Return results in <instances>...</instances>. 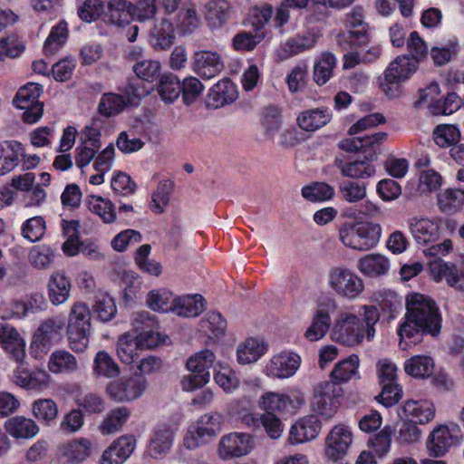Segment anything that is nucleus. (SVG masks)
<instances>
[{"label": "nucleus", "instance_id": "nucleus-1", "mask_svg": "<svg viewBox=\"0 0 464 464\" xmlns=\"http://www.w3.org/2000/svg\"><path fill=\"white\" fill-rule=\"evenodd\" d=\"M343 24L347 31L336 35L337 45L347 51L343 57V70L376 62L382 55V49L379 45H369L372 37L369 24L364 21L363 8L356 5L346 13Z\"/></svg>", "mask_w": 464, "mask_h": 464}, {"label": "nucleus", "instance_id": "nucleus-2", "mask_svg": "<svg viewBox=\"0 0 464 464\" xmlns=\"http://www.w3.org/2000/svg\"><path fill=\"white\" fill-rule=\"evenodd\" d=\"M407 313L405 322L398 329L401 336L400 346L406 349L408 343L404 338L411 339L420 333L433 336L439 334L441 327V315L436 303L424 295L414 293L407 296Z\"/></svg>", "mask_w": 464, "mask_h": 464}, {"label": "nucleus", "instance_id": "nucleus-3", "mask_svg": "<svg viewBox=\"0 0 464 464\" xmlns=\"http://www.w3.org/2000/svg\"><path fill=\"white\" fill-rule=\"evenodd\" d=\"M363 323L362 324L357 315L351 313H343L332 331V339L339 343L354 346L360 344L364 337L372 341L375 335V324L380 319V313L376 306L363 305Z\"/></svg>", "mask_w": 464, "mask_h": 464}, {"label": "nucleus", "instance_id": "nucleus-4", "mask_svg": "<svg viewBox=\"0 0 464 464\" xmlns=\"http://www.w3.org/2000/svg\"><path fill=\"white\" fill-rule=\"evenodd\" d=\"M382 228L372 222H345L339 228V239L347 247L367 251L374 247L381 237Z\"/></svg>", "mask_w": 464, "mask_h": 464}, {"label": "nucleus", "instance_id": "nucleus-5", "mask_svg": "<svg viewBox=\"0 0 464 464\" xmlns=\"http://www.w3.org/2000/svg\"><path fill=\"white\" fill-rule=\"evenodd\" d=\"M305 399L302 392L280 393L266 392L258 399V408L263 412L278 416L295 415L304 405Z\"/></svg>", "mask_w": 464, "mask_h": 464}, {"label": "nucleus", "instance_id": "nucleus-6", "mask_svg": "<svg viewBox=\"0 0 464 464\" xmlns=\"http://www.w3.org/2000/svg\"><path fill=\"white\" fill-rule=\"evenodd\" d=\"M343 390L335 382L324 381L314 388L311 407L315 415L321 416L324 420H330L339 409L338 399Z\"/></svg>", "mask_w": 464, "mask_h": 464}, {"label": "nucleus", "instance_id": "nucleus-7", "mask_svg": "<svg viewBox=\"0 0 464 464\" xmlns=\"http://www.w3.org/2000/svg\"><path fill=\"white\" fill-rule=\"evenodd\" d=\"M223 424V416L218 412L204 414L191 427L184 438V445L192 450L201 444L207 443L220 432Z\"/></svg>", "mask_w": 464, "mask_h": 464}, {"label": "nucleus", "instance_id": "nucleus-8", "mask_svg": "<svg viewBox=\"0 0 464 464\" xmlns=\"http://www.w3.org/2000/svg\"><path fill=\"white\" fill-rule=\"evenodd\" d=\"M328 284L338 295L351 300L358 297L364 288L362 280L355 273L342 266L330 270Z\"/></svg>", "mask_w": 464, "mask_h": 464}, {"label": "nucleus", "instance_id": "nucleus-9", "mask_svg": "<svg viewBox=\"0 0 464 464\" xmlns=\"http://www.w3.org/2000/svg\"><path fill=\"white\" fill-rule=\"evenodd\" d=\"M353 443V433L350 428L343 424L334 426L324 439V457L336 462L342 459Z\"/></svg>", "mask_w": 464, "mask_h": 464}, {"label": "nucleus", "instance_id": "nucleus-10", "mask_svg": "<svg viewBox=\"0 0 464 464\" xmlns=\"http://www.w3.org/2000/svg\"><path fill=\"white\" fill-rule=\"evenodd\" d=\"M147 382L141 375L111 382L106 388L108 395L115 401H130L139 398L146 390Z\"/></svg>", "mask_w": 464, "mask_h": 464}, {"label": "nucleus", "instance_id": "nucleus-11", "mask_svg": "<svg viewBox=\"0 0 464 464\" xmlns=\"http://www.w3.org/2000/svg\"><path fill=\"white\" fill-rule=\"evenodd\" d=\"M321 430L322 422L317 415H305L290 427L287 441L290 445H298L314 440Z\"/></svg>", "mask_w": 464, "mask_h": 464}, {"label": "nucleus", "instance_id": "nucleus-12", "mask_svg": "<svg viewBox=\"0 0 464 464\" xmlns=\"http://www.w3.org/2000/svg\"><path fill=\"white\" fill-rule=\"evenodd\" d=\"M430 271L436 282L444 280L450 287L464 293V257L459 264L435 262L430 265Z\"/></svg>", "mask_w": 464, "mask_h": 464}, {"label": "nucleus", "instance_id": "nucleus-13", "mask_svg": "<svg viewBox=\"0 0 464 464\" xmlns=\"http://www.w3.org/2000/svg\"><path fill=\"white\" fill-rule=\"evenodd\" d=\"M253 449V437L243 432H232L221 438L218 443V455L223 459L239 458Z\"/></svg>", "mask_w": 464, "mask_h": 464}, {"label": "nucleus", "instance_id": "nucleus-14", "mask_svg": "<svg viewBox=\"0 0 464 464\" xmlns=\"http://www.w3.org/2000/svg\"><path fill=\"white\" fill-rule=\"evenodd\" d=\"M148 42L157 51L169 49L175 42V27L165 16L154 19L148 31Z\"/></svg>", "mask_w": 464, "mask_h": 464}, {"label": "nucleus", "instance_id": "nucleus-15", "mask_svg": "<svg viewBox=\"0 0 464 464\" xmlns=\"http://www.w3.org/2000/svg\"><path fill=\"white\" fill-rule=\"evenodd\" d=\"M331 306H334V303L322 302L316 305L312 314L310 325L304 334L306 340L316 342L326 335L332 324Z\"/></svg>", "mask_w": 464, "mask_h": 464}, {"label": "nucleus", "instance_id": "nucleus-16", "mask_svg": "<svg viewBox=\"0 0 464 464\" xmlns=\"http://www.w3.org/2000/svg\"><path fill=\"white\" fill-rule=\"evenodd\" d=\"M459 442L458 437L447 425L437 426L428 436L426 450L429 456L440 458Z\"/></svg>", "mask_w": 464, "mask_h": 464}, {"label": "nucleus", "instance_id": "nucleus-17", "mask_svg": "<svg viewBox=\"0 0 464 464\" xmlns=\"http://www.w3.org/2000/svg\"><path fill=\"white\" fill-rule=\"evenodd\" d=\"M192 69L200 77L211 79L224 69V62L217 52L199 50L193 54Z\"/></svg>", "mask_w": 464, "mask_h": 464}, {"label": "nucleus", "instance_id": "nucleus-18", "mask_svg": "<svg viewBox=\"0 0 464 464\" xmlns=\"http://www.w3.org/2000/svg\"><path fill=\"white\" fill-rule=\"evenodd\" d=\"M135 448V437L133 435H122L102 452L99 464H123L133 453Z\"/></svg>", "mask_w": 464, "mask_h": 464}, {"label": "nucleus", "instance_id": "nucleus-19", "mask_svg": "<svg viewBox=\"0 0 464 464\" xmlns=\"http://www.w3.org/2000/svg\"><path fill=\"white\" fill-rule=\"evenodd\" d=\"M300 362L301 358L298 354L283 352L270 359L265 367V372L274 378H288L295 374Z\"/></svg>", "mask_w": 464, "mask_h": 464}, {"label": "nucleus", "instance_id": "nucleus-20", "mask_svg": "<svg viewBox=\"0 0 464 464\" xmlns=\"http://www.w3.org/2000/svg\"><path fill=\"white\" fill-rule=\"evenodd\" d=\"M318 35L314 33L296 34L282 43L276 50V57L280 61L287 60L293 56L312 50L317 44Z\"/></svg>", "mask_w": 464, "mask_h": 464}, {"label": "nucleus", "instance_id": "nucleus-21", "mask_svg": "<svg viewBox=\"0 0 464 464\" xmlns=\"http://www.w3.org/2000/svg\"><path fill=\"white\" fill-rule=\"evenodd\" d=\"M411 234L419 245L434 243L440 237L439 224L427 218L413 217L408 220Z\"/></svg>", "mask_w": 464, "mask_h": 464}, {"label": "nucleus", "instance_id": "nucleus-22", "mask_svg": "<svg viewBox=\"0 0 464 464\" xmlns=\"http://www.w3.org/2000/svg\"><path fill=\"white\" fill-rule=\"evenodd\" d=\"M373 156L363 159L346 161L341 158H335L334 166L340 170L343 177L350 179H368L375 174V167L372 164Z\"/></svg>", "mask_w": 464, "mask_h": 464}, {"label": "nucleus", "instance_id": "nucleus-23", "mask_svg": "<svg viewBox=\"0 0 464 464\" xmlns=\"http://www.w3.org/2000/svg\"><path fill=\"white\" fill-rule=\"evenodd\" d=\"M64 321L60 316L47 318L41 323L34 335V343L44 349H49L61 339Z\"/></svg>", "mask_w": 464, "mask_h": 464}, {"label": "nucleus", "instance_id": "nucleus-24", "mask_svg": "<svg viewBox=\"0 0 464 464\" xmlns=\"http://www.w3.org/2000/svg\"><path fill=\"white\" fill-rule=\"evenodd\" d=\"M50 381L49 373L44 370L29 371L19 366L13 372V382L28 391H42L48 387Z\"/></svg>", "mask_w": 464, "mask_h": 464}, {"label": "nucleus", "instance_id": "nucleus-25", "mask_svg": "<svg viewBox=\"0 0 464 464\" xmlns=\"http://www.w3.org/2000/svg\"><path fill=\"white\" fill-rule=\"evenodd\" d=\"M233 5L227 0H209L204 5V17L212 29L221 28L232 16Z\"/></svg>", "mask_w": 464, "mask_h": 464}, {"label": "nucleus", "instance_id": "nucleus-26", "mask_svg": "<svg viewBox=\"0 0 464 464\" xmlns=\"http://www.w3.org/2000/svg\"><path fill=\"white\" fill-rule=\"evenodd\" d=\"M92 443L87 438H77L60 446L61 455L70 464H81L92 454Z\"/></svg>", "mask_w": 464, "mask_h": 464}, {"label": "nucleus", "instance_id": "nucleus-27", "mask_svg": "<svg viewBox=\"0 0 464 464\" xmlns=\"http://www.w3.org/2000/svg\"><path fill=\"white\" fill-rule=\"evenodd\" d=\"M0 343L16 362H21L24 358V342L14 327L0 324Z\"/></svg>", "mask_w": 464, "mask_h": 464}, {"label": "nucleus", "instance_id": "nucleus-28", "mask_svg": "<svg viewBox=\"0 0 464 464\" xmlns=\"http://www.w3.org/2000/svg\"><path fill=\"white\" fill-rule=\"evenodd\" d=\"M402 410L409 420L416 424L429 423L434 419L436 411L433 403L427 400H409Z\"/></svg>", "mask_w": 464, "mask_h": 464}, {"label": "nucleus", "instance_id": "nucleus-29", "mask_svg": "<svg viewBox=\"0 0 464 464\" xmlns=\"http://www.w3.org/2000/svg\"><path fill=\"white\" fill-rule=\"evenodd\" d=\"M417 70V63L408 55L398 56L384 72L388 83H398L408 79Z\"/></svg>", "mask_w": 464, "mask_h": 464}, {"label": "nucleus", "instance_id": "nucleus-30", "mask_svg": "<svg viewBox=\"0 0 464 464\" xmlns=\"http://www.w3.org/2000/svg\"><path fill=\"white\" fill-rule=\"evenodd\" d=\"M47 368L54 374H70L78 371L79 364L73 354L66 350L58 349L49 356Z\"/></svg>", "mask_w": 464, "mask_h": 464}, {"label": "nucleus", "instance_id": "nucleus-31", "mask_svg": "<svg viewBox=\"0 0 464 464\" xmlns=\"http://www.w3.org/2000/svg\"><path fill=\"white\" fill-rule=\"evenodd\" d=\"M204 308L205 299L200 295L179 296L172 302V312L179 316L196 317Z\"/></svg>", "mask_w": 464, "mask_h": 464}, {"label": "nucleus", "instance_id": "nucleus-32", "mask_svg": "<svg viewBox=\"0 0 464 464\" xmlns=\"http://www.w3.org/2000/svg\"><path fill=\"white\" fill-rule=\"evenodd\" d=\"M71 282L63 273H53L48 282V296L51 303L59 305L65 303L71 292Z\"/></svg>", "mask_w": 464, "mask_h": 464}, {"label": "nucleus", "instance_id": "nucleus-33", "mask_svg": "<svg viewBox=\"0 0 464 464\" xmlns=\"http://www.w3.org/2000/svg\"><path fill=\"white\" fill-rule=\"evenodd\" d=\"M337 64L336 57L330 52L322 53L314 61L313 78L314 82L324 85L334 75Z\"/></svg>", "mask_w": 464, "mask_h": 464}, {"label": "nucleus", "instance_id": "nucleus-34", "mask_svg": "<svg viewBox=\"0 0 464 464\" xmlns=\"http://www.w3.org/2000/svg\"><path fill=\"white\" fill-rule=\"evenodd\" d=\"M331 119L332 114L327 109L316 108L301 112L297 121L301 129L314 131L326 125Z\"/></svg>", "mask_w": 464, "mask_h": 464}, {"label": "nucleus", "instance_id": "nucleus-35", "mask_svg": "<svg viewBox=\"0 0 464 464\" xmlns=\"http://www.w3.org/2000/svg\"><path fill=\"white\" fill-rule=\"evenodd\" d=\"M174 434L169 428L156 430L150 439L148 452L154 459H162L170 450Z\"/></svg>", "mask_w": 464, "mask_h": 464}, {"label": "nucleus", "instance_id": "nucleus-36", "mask_svg": "<svg viewBox=\"0 0 464 464\" xmlns=\"http://www.w3.org/2000/svg\"><path fill=\"white\" fill-rule=\"evenodd\" d=\"M266 352V344L256 338H247L237 350V360L242 364L256 362Z\"/></svg>", "mask_w": 464, "mask_h": 464}, {"label": "nucleus", "instance_id": "nucleus-37", "mask_svg": "<svg viewBox=\"0 0 464 464\" xmlns=\"http://www.w3.org/2000/svg\"><path fill=\"white\" fill-rule=\"evenodd\" d=\"M358 268L369 276H382L389 271L390 261L381 254H369L358 261Z\"/></svg>", "mask_w": 464, "mask_h": 464}, {"label": "nucleus", "instance_id": "nucleus-38", "mask_svg": "<svg viewBox=\"0 0 464 464\" xmlns=\"http://www.w3.org/2000/svg\"><path fill=\"white\" fill-rule=\"evenodd\" d=\"M237 97L236 85L227 78L216 83L209 92L208 98L216 107L233 102Z\"/></svg>", "mask_w": 464, "mask_h": 464}, {"label": "nucleus", "instance_id": "nucleus-39", "mask_svg": "<svg viewBox=\"0 0 464 464\" xmlns=\"http://www.w3.org/2000/svg\"><path fill=\"white\" fill-rule=\"evenodd\" d=\"M5 430L14 438L28 439L38 433L39 427L31 419L16 416L6 421Z\"/></svg>", "mask_w": 464, "mask_h": 464}, {"label": "nucleus", "instance_id": "nucleus-40", "mask_svg": "<svg viewBox=\"0 0 464 464\" xmlns=\"http://www.w3.org/2000/svg\"><path fill=\"white\" fill-rule=\"evenodd\" d=\"M105 15L111 24L122 25L132 18L131 2L128 0H109Z\"/></svg>", "mask_w": 464, "mask_h": 464}, {"label": "nucleus", "instance_id": "nucleus-41", "mask_svg": "<svg viewBox=\"0 0 464 464\" xmlns=\"http://www.w3.org/2000/svg\"><path fill=\"white\" fill-rule=\"evenodd\" d=\"M359 363V357L355 354H352L337 362L331 372L332 382L337 385L338 383L347 382L358 373Z\"/></svg>", "mask_w": 464, "mask_h": 464}, {"label": "nucleus", "instance_id": "nucleus-42", "mask_svg": "<svg viewBox=\"0 0 464 464\" xmlns=\"http://www.w3.org/2000/svg\"><path fill=\"white\" fill-rule=\"evenodd\" d=\"M200 25L201 20L194 3H189L180 9L178 14L177 26L181 34H190Z\"/></svg>", "mask_w": 464, "mask_h": 464}, {"label": "nucleus", "instance_id": "nucleus-43", "mask_svg": "<svg viewBox=\"0 0 464 464\" xmlns=\"http://www.w3.org/2000/svg\"><path fill=\"white\" fill-rule=\"evenodd\" d=\"M433 369V359L426 355L412 356L404 363L406 373L415 378H427L431 375Z\"/></svg>", "mask_w": 464, "mask_h": 464}, {"label": "nucleus", "instance_id": "nucleus-44", "mask_svg": "<svg viewBox=\"0 0 464 464\" xmlns=\"http://www.w3.org/2000/svg\"><path fill=\"white\" fill-rule=\"evenodd\" d=\"M130 411L126 407H118L109 411L100 425V430L103 435L119 431L126 423Z\"/></svg>", "mask_w": 464, "mask_h": 464}, {"label": "nucleus", "instance_id": "nucleus-45", "mask_svg": "<svg viewBox=\"0 0 464 464\" xmlns=\"http://www.w3.org/2000/svg\"><path fill=\"white\" fill-rule=\"evenodd\" d=\"M91 311L89 306L81 301L75 302L70 308L68 314V329H90Z\"/></svg>", "mask_w": 464, "mask_h": 464}, {"label": "nucleus", "instance_id": "nucleus-46", "mask_svg": "<svg viewBox=\"0 0 464 464\" xmlns=\"http://www.w3.org/2000/svg\"><path fill=\"white\" fill-rule=\"evenodd\" d=\"M157 91L165 102L171 103L180 95L181 83L176 75L163 74L160 78Z\"/></svg>", "mask_w": 464, "mask_h": 464}, {"label": "nucleus", "instance_id": "nucleus-47", "mask_svg": "<svg viewBox=\"0 0 464 464\" xmlns=\"http://www.w3.org/2000/svg\"><path fill=\"white\" fill-rule=\"evenodd\" d=\"M68 38L67 24L64 21L59 22L53 26L44 42V52L46 55L56 53L65 44Z\"/></svg>", "mask_w": 464, "mask_h": 464}, {"label": "nucleus", "instance_id": "nucleus-48", "mask_svg": "<svg viewBox=\"0 0 464 464\" xmlns=\"http://www.w3.org/2000/svg\"><path fill=\"white\" fill-rule=\"evenodd\" d=\"M75 402L82 413L84 412L90 415L102 413L106 405L104 398L100 393L94 392L79 395Z\"/></svg>", "mask_w": 464, "mask_h": 464}, {"label": "nucleus", "instance_id": "nucleus-49", "mask_svg": "<svg viewBox=\"0 0 464 464\" xmlns=\"http://www.w3.org/2000/svg\"><path fill=\"white\" fill-rule=\"evenodd\" d=\"M88 208L93 214H96L107 224H111L116 219V213L113 203L99 196H90L87 201Z\"/></svg>", "mask_w": 464, "mask_h": 464}, {"label": "nucleus", "instance_id": "nucleus-50", "mask_svg": "<svg viewBox=\"0 0 464 464\" xmlns=\"http://www.w3.org/2000/svg\"><path fill=\"white\" fill-rule=\"evenodd\" d=\"M33 415L40 422L49 425L58 415V406L52 399H39L32 403Z\"/></svg>", "mask_w": 464, "mask_h": 464}, {"label": "nucleus", "instance_id": "nucleus-51", "mask_svg": "<svg viewBox=\"0 0 464 464\" xmlns=\"http://www.w3.org/2000/svg\"><path fill=\"white\" fill-rule=\"evenodd\" d=\"M93 373L98 377L113 378L119 375L120 368L104 351L98 352L93 361Z\"/></svg>", "mask_w": 464, "mask_h": 464}, {"label": "nucleus", "instance_id": "nucleus-52", "mask_svg": "<svg viewBox=\"0 0 464 464\" xmlns=\"http://www.w3.org/2000/svg\"><path fill=\"white\" fill-rule=\"evenodd\" d=\"M174 184L170 179H162L159 182L157 188L152 193L150 208L155 213H163L169 202V196L172 193Z\"/></svg>", "mask_w": 464, "mask_h": 464}, {"label": "nucleus", "instance_id": "nucleus-53", "mask_svg": "<svg viewBox=\"0 0 464 464\" xmlns=\"http://www.w3.org/2000/svg\"><path fill=\"white\" fill-rule=\"evenodd\" d=\"M200 331L210 338L222 335L227 328V322L218 312H209L200 321Z\"/></svg>", "mask_w": 464, "mask_h": 464}, {"label": "nucleus", "instance_id": "nucleus-54", "mask_svg": "<svg viewBox=\"0 0 464 464\" xmlns=\"http://www.w3.org/2000/svg\"><path fill=\"white\" fill-rule=\"evenodd\" d=\"M138 350H140V346L130 334H124L119 338L117 353L122 362L132 363L138 358Z\"/></svg>", "mask_w": 464, "mask_h": 464}, {"label": "nucleus", "instance_id": "nucleus-55", "mask_svg": "<svg viewBox=\"0 0 464 464\" xmlns=\"http://www.w3.org/2000/svg\"><path fill=\"white\" fill-rule=\"evenodd\" d=\"M41 92V85L29 82L18 90L13 102L19 109L27 108L34 103H41L38 102Z\"/></svg>", "mask_w": 464, "mask_h": 464}, {"label": "nucleus", "instance_id": "nucleus-56", "mask_svg": "<svg viewBox=\"0 0 464 464\" xmlns=\"http://www.w3.org/2000/svg\"><path fill=\"white\" fill-rule=\"evenodd\" d=\"M54 259V251L46 245L34 246L28 254L31 266L36 269L49 268Z\"/></svg>", "mask_w": 464, "mask_h": 464}, {"label": "nucleus", "instance_id": "nucleus-57", "mask_svg": "<svg viewBox=\"0 0 464 464\" xmlns=\"http://www.w3.org/2000/svg\"><path fill=\"white\" fill-rule=\"evenodd\" d=\"M46 230V224L43 217L36 216L25 220L21 227L22 236L30 243L41 240Z\"/></svg>", "mask_w": 464, "mask_h": 464}, {"label": "nucleus", "instance_id": "nucleus-58", "mask_svg": "<svg viewBox=\"0 0 464 464\" xmlns=\"http://www.w3.org/2000/svg\"><path fill=\"white\" fill-rule=\"evenodd\" d=\"M117 312L114 299L106 294H101L96 296L92 305V313L102 322H109Z\"/></svg>", "mask_w": 464, "mask_h": 464}, {"label": "nucleus", "instance_id": "nucleus-59", "mask_svg": "<svg viewBox=\"0 0 464 464\" xmlns=\"http://www.w3.org/2000/svg\"><path fill=\"white\" fill-rule=\"evenodd\" d=\"M464 191L448 188L438 197L440 209L445 213L456 212L463 204Z\"/></svg>", "mask_w": 464, "mask_h": 464}, {"label": "nucleus", "instance_id": "nucleus-60", "mask_svg": "<svg viewBox=\"0 0 464 464\" xmlns=\"http://www.w3.org/2000/svg\"><path fill=\"white\" fill-rule=\"evenodd\" d=\"M172 293L167 289L151 290L147 295L146 303L153 311L172 312Z\"/></svg>", "mask_w": 464, "mask_h": 464}, {"label": "nucleus", "instance_id": "nucleus-61", "mask_svg": "<svg viewBox=\"0 0 464 464\" xmlns=\"http://www.w3.org/2000/svg\"><path fill=\"white\" fill-rule=\"evenodd\" d=\"M459 138L460 132L453 125H439L433 131V140L441 148L455 146Z\"/></svg>", "mask_w": 464, "mask_h": 464}, {"label": "nucleus", "instance_id": "nucleus-62", "mask_svg": "<svg viewBox=\"0 0 464 464\" xmlns=\"http://www.w3.org/2000/svg\"><path fill=\"white\" fill-rule=\"evenodd\" d=\"M334 194V188L324 182H315L302 188V196L312 202L331 199Z\"/></svg>", "mask_w": 464, "mask_h": 464}, {"label": "nucleus", "instance_id": "nucleus-63", "mask_svg": "<svg viewBox=\"0 0 464 464\" xmlns=\"http://www.w3.org/2000/svg\"><path fill=\"white\" fill-rule=\"evenodd\" d=\"M126 105L124 98L114 93H105L102 96L98 111L100 114L111 117L120 113Z\"/></svg>", "mask_w": 464, "mask_h": 464}, {"label": "nucleus", "instance_id": "nucleus-64", "mask_svg": "<svg viewBox=\"0 0 464 464\" xmlns=\"http://www.w3.org/2000/svg\"><path fill=\"white\" fill-rule=\"evenodd\" d=\"M121 91L124 94L126 104L137 105L141 99L148 94V90L139 78H130L121 87Z\"/></svg>", "mask_w": 464, "mask_h": 464}]
</instances>
